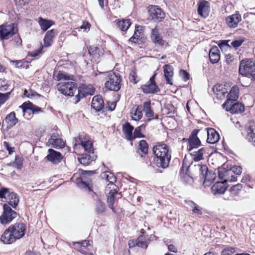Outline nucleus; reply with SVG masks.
<instances>
[{"instance_id":"1","label":"nucleus","mask_w":255,"mask_h":255,"mask_svg":"<svg viewBox=\"0 0 255 255\" xmlns=\"http://www.w3.org/2000/svg\"><path fill=\"white\" fill-rule=\"evenodd\" d=\"M152 151L156 165L162 168H167L171 160L168 145L163 143H157L153 147Z\"/></svg>"},{"instance_id":"2","label":"nucleus","mask_w":255,"mask_h":255,"mask_svg":"<svg viewBox=\"0 0 255 255\" xmlns=\"http://www.w3.org/2000/svg\"><path fill=\"white\" fill-rule=\"evenodd\" d=\"M104 75L106 76V88L111 91H119L121 88L120 76L112 72L104 73Z\"/></svg>"},{"instance_id":"3","label":"nucleus","mask_w":255,"mask_h":255,"mask_svg":"<svg viewBox=\"0 0 255 255\" xmlns=\"http://www.w3.org/2000/svg\"><path fill=\"white\" fill-rule=\"evenodd\" d=\"M194 168L199 171L200 178L204 180L203 185L205 186H210L215 180V174L212 172H209L207 166L198 164L194 166Z\"/></svg>"},{"instance_id":"4","label":"nucleus","mask_w":255,"mask_h":255,"mask_svg":"<svg viewBox=\"0 0 255 255\" xmlns=\"http://www.w3.org/2000/svg\"><path fill=\"white\" fill-rule=\"evenodd\" d=\"M239 73L246 76H252L255 80V62L250 60H243L240 65Z\"/></svg>"},{"instance_id":"5","label":"nucleus","mask_w":255,"mask_h":255,"mask_svg":"<svg viewBox=\"0 0 255 255\" xmlns=\"http://www.w3.org/2000/svg\"><path fill=\"white\" fill-rule=\"evenodd\" d=\"M18 32V28L14 23L0 25V40H7Z\"/></svg>"},{"instance_id":"6","label":"nucleus","mask_w":255,"mask_h":255,"mask_svg":"<svg viewBox=\"0 0 255 255\" xmlns=\"http://www.w3.org/2000/svg\"><path fill=\"white\" fill-rule=\"evenodd\" d=\"M57 87L63 95L72 96L77 90V84L72 81H63L57 84Z\"/></svg>"},{"instance_id":"7","label":"nucleus","mask_w":255,"mask_h":255,"mask_svg":"<svg viewBox=\"0 0 255 255\" xmlns=\"http://www.w3.org/2000/svg\"><path fill=\"white\" fill-rule=\"evenodd\" d=\"M93 171H82L81 177L77 181V184L78 186L82 189H87L91 191V184L92 182L91 176L94 174Z\"/></svg>"},{"instance_id":"8","label":"nucleus","mask_w":255,"mask_h":255,"mask_svg":"<svg viewBox=\"0 0 255 255\" xmlns=\"http://www.w3.org/2000/svg\"><path fill=\"white\" fill-rule=\"evenodd\" d=\"M81 145L87 153L94 152L92 141L86 135H80L75 138L74 147Z\"/></svg>"},{"instance_id":"9","label":"nucleus","mask_w":255,"mask_h":255,"mask_svg":"<svg viewBox=\"0 0 255 255\" xmlns=\"http://www.w3.org/2000/svg\"><path fill=\"white\" fill-rule=\"evenodd\" d=\"M3 207V211L0 216V221L2 224L5 225L9 223L16 218L17 213L6 204H4Z\"/></svg>"},{"instance_id":"10","label":"nucleus","mask_w":255,"mask_h":255,"mask_svg":"<svg viewBox=\"0 0 255 255\" xmlns=\"http://www.w3.org/2000/svg\"><path fill=\"white\" fill-rule=\"evenodd\" d=\"M0 198H5L8 204L13 208H15L19 202V199L16 194L10 192L7 188H2L0 189Z\"/></svg>"},{"instance_id":"11","label":"nucleus","mask_w":255,"mask_h":255,"mask_svg":"<svg viewBox=\"0 0 255 255\" xmlns=\"http://www.w3.org/2000/svg\"><path fill=\"white\" fill-rule=\"evenodd\" d=\"M199 131V129H194L189 138L187 139L188 141L187 149L189 151H192L201 145V141L197 136Z\"/></svg>"},{"instance_id":"12","label":"nucleus","mask_w":255,"mask_h":255,"mask_svg":"<svg viewBox=\"0 0 255 255\" xmlns=\"http://www.w3.org/2000/svg\"><path fill=\"white\" fill-rule=\"evenodd\" d=\"M150 17L156 22L161 21L164 18L165 14L162 9L157 6L152 5L148 10Z\"/></svg>"},{"instance_id":"13","label":"nucleus","mask_w":255,"mask_h":255,"mask_svg":"<svg viewBox=\"0 0 255 255\" xmlns=\"http://www.w3.org/2000/svg\"><path fill=\"white\" fill-rule=\"evenodd\" d=\"M156 75V73L154 74L150 78L149 84L142 86V89L144 93L146 94H153L159 91V89L155 82Z\"/></svg>"},{"instance_id":"14","label":"nucleus","mask_w":255,"mask_h":255,"mask_svg":"<svg viewBox=\"0 0 255 255\" xmlns=\"http://www.w3.org/2000/svg\"><path fill=\"white\" fill-rule=\"evenodd\" d=\"M10 231L16 238L19 239L22 238L25 234L26 226L23 223H16L9 227Z\"/></svg>"},{"instance_id":"15","label":"nucleus","mask_w":255,"mask_h":255,"mask_svg":"<svg viewBox=\"0 0 255 255\" xmlns=\"http://www.w3.org/2000/svg\"><path fill=\"white\" fill-rule=\"evenodd\" d=\"M239 93V88L237 86H234L231 89L229 93L227 94V97H228V99L226 102L222 105V107H225L229 104L232 105V104L236 101L238 98Z\"/></svg>"},{"instance_id":"16","label":"nucleus","mask_w":255,"mask_h":255,"mask_svg":"<svg viewBox=\"0 0 255 255\" xmlns=\"http://www.w3.org/2000/svg\"><path fill=\"white\" fill-rule=\"evenodd\" d=\"M109 192L107 197V204L109 207L114 211V204L116 203L118 198L121 197L120 193H118L117 188L109 189Z\"/></svg>"},{"instance_id":"17","label":"nucleus","mask_w":255,"mask_h":255,"mask_svg":"<svg viewBox=\"0 0 255 255\" xmlns=\"http://www.w3.org/2000/svg\"><path fill=\"white\" fill-rule=\"evenodd\" d=\"M95 88L91 85H83L81 90L78 89L79 93L76 96V102H78L81 97H84L85 95H92L95 93Z\"/></svg>"},{"instance_id":"18","label":"nucleus","mask_w":255,"mask_h":255,"mask_svg":"<svg viewBox=\"0 0 255 255\" xmlns=\"http://www.w3.org/2000/svg\"><path fill=\"white\" fill-rule=\"evenodd\" d=\"M97 158V155L94 152L83 153L78 157V160L81 164L84 166L89 165Z\"/></svg>"},{"instance_id":"19","label":"nucleus","mask_w":255,"mask_h":255,"mask_svg":"<svg viewBox=\"0 0 255 255\" xmlns=\"http://www.w3.org/2000/svg\"><path fill=\"white\" fill-rule=\"evenodd\" d=\"M241 20V15L239 13L237 12L227 17L226 18V23L230 28H235L237 27L238 23Z\"/></svg>"},{"instance_id":"20","label":"nucleus","mask_w":255,"mask_h":255,"mask_svg":"<svg viewBox=\"0 0 255 255\" xmlns=\"http://www.w3.org/2000/svg\"><path fill=\"white\" fill-rule=\"evenodd\" d=\"M198 14L204 18L207 17L210 12V3L206 0H202L198 3Z\"/></svg>"},{"instance_id":"21","label":"nucleus","mask_w":255,"mask_h":255,"mask_svg":"<svg viewBox=\"0 0 255 255\" xmlns=\"http://www.w3.org/2000/svg\"><path fill=\"white\" fill-rule=\"evenodd\" d=\"M227 188L225 180L216 182L212 187V192L214 194H222L225 193Z\"/></svg>"},{"instance_id":"22","label":"nucleus","mask_w":255,"mask_h":255,"mask_svg":"<svg viewBox=\"0 0 255 255\" xmlns=\"http://www.w3.org/2000/svg\"><path fill=\"white\" fill-rule=\"evenodd\" d=\"M101 177L109 182L106 187L107 191L109 190V189L118 188L117 186L114 184L116 181V177L113 173L110 172H104L101 174Z\"/></svg>"},{"instance_id":"23","label":"nucleus","mask_w":255,"mask_h":255,"mask_svg":"<svg viewBox=\"0 0 255 255\" xmlns=\"http://www.w3.org/2000/svg\"><path fill=\"white\" fill-rule=\"evenodd\" d=\"M246 138L251 142H255V123L250 122L246 128Z\"/></svg>"},{"instance_id":"24","label":"nucleus","mask_w":255,"mask_h":255,"mask_svg":"<svg viewBox=\"0 0 255 255\" xmlns=\"http://www.w3.org/2000/svg\"><path fill=\"white\" fill-rule=\"evenodd\" d=\"M0 240L4 244H10L14 242L17 239L8 228L5 230L1 235Z\"/></svg>"},{"instance_id":"25","label":"nucleus","mask_w":255,"mask_h":255,"mask_svg":"<svg viewBox=\"0 0 255 255\" xmlns=\"http://www.w3.org/2000/svg\"><path fill=\"white\" fill-rule=\"evenodd\" d=\"M227 111H230L233 114L240 113L244 111L245 108L244 105L240 103H232V105L229 104L225 107H223Z\"/></svg>"},{"instance_id":"26","label":"nucleus","mask_w":255,"mask_h":255,"mask_svg":"<svg viewBox=\"0 0 255 255\" xmlns=\"http://www.w3.org/2000/svg\"><path fill=\"white\" fill-rule=\"evenodd\" d=\"M48 143L53 147L61 148L64 147L65 142L62 138L58 137V136L53 133L48 139Z\"/></svg>"},{"instance_id":"27","label":"nucleus","mask_w":255,"mask_h":255,"mask_svg":"<svg viewBox=\"0 0 255 255\" xmlns=\"http://www.w3.org/2000/svg\"><path fill=\"white\" fill-rule=\"evenodd\" d=\"M207 139L208 143L214 144L218 142L220 139L218 132L213 128H207Z\"/></svg>"},{"instance_id":"28","label":"nucleus","mask_w":255,"mask_h":255,"mask_svg":"<svg viewBox=\"0 0 255 255\" xmlns=\"http://www.w3.org/2000/svg\"><path fill=\"white\" fill-rule=\"evenodd\" d=\"M164 75L167 83L173 85V68L172 66L166 64L163 66Z\"/></svg>"},{"instance_id":"29","label":"nucleus","mask_w":255,"mask_h":255,"mask_svg":"<svg viewBox=\"0 0 255 255\" xmlns=\"http://www.w3.org/2000/svg\"><path fill=\"white\" fill-rule=\"evenodd\" d=\"M104 106V103L101 96L96 95L93 98L91 103V107L96 111H101Z\"/></svg>"},{"instance_id":"30","label":"nucleus","mask_w":255,"mask_h":255,"mask_svg":"<svg viewBox=\"0 0 255 255\" xmlns=\"http://www.w3.org/2000/svg\"><path fill=\"white\" fill-rule=\"evenodd\" d=\"M46 157L48 160L54 163H57L60 162L62 158L61 153L55 151L53 149H49L48 150V154Z\"/></svg>"},{"instance_id":"31","label":"nucleus","mask_w":255,"mask_h":255,"mask_svg":"<svg viewBox=\"0 0 255 255\" xmlns=\"http://www.w3.org/2000/svg\"><path fill=\"white\" fill-rule=\"evenodd\" d=\"M151 39L155 44H158L160 46H162L164 43V40L161 37L159 32V29L157 27H155L152 29Z\"/></svg>"},{"instance_id":"32","label":"nucleus","mask_w":255,"mask_h":255,"mask_svg":"<svg viewBox=\"0 0 255 255\" xmlns=\"http://www.w3.org/2000/svg\"><path fill=\"white\" fill-rule=\"evenodd\" d=\"M150 105V101H148L144 102L142 105V109L145 113V116L149 121L154 119V114L151 109Z\"/></svg>"},{"instance_id":"33","label":"nucleus","mask_w":255,"mask_h":255,"mask_svg":"<svg viewBox=\"0 0 255 255\" xmlns=\"http://www.w3.org/2000/svg\"><path fill=\"white\" fill-rule=\"evenodd\" d=\"M209 58L210 62L217 63L220 59V51L217 46H213L209 51Z\"/></svg>"},{"instance_id":"34","label":"nucleus","mask_w":255,"mask_h":255,"mask_svg":"<svg viewBox=\"0 0 255 255\" xmlns=\"http://www.w3.org/2000/svg\"><path fill=\"white\" fill-rule=\"evenodd\" d=\"M133 129V127L128 122L123 125V132L128 140H132L133 139L132 133Z\"/></svg>"},{"instance_id":"35","label":"nucleus","mask_w":255,"mask_h":255,"mask_svg":"<svg viewBox=\"0 0 255 255\" xmlns=\"http://www.w3.org/2000/svg\"><path fill=\"white\" fill-rule=\"evenodd\" d=\"M142 106L138 105L135 109L132 108L130 114L132 120L139 121L142 117Z\"/></svg>"},{"instance_id":"36","label":"nucleus","mask_w":255,"mask_h":255,"mask_svg":"<svg viewBox=\"0 0 255 255\" xmlns=\"http://www.w3.org/2000/svg\"><path fill=\"white\" fill-rule=\"evenodd\" d=\"M57 34L56 31L53 29L48 31L44 38V45L45 47L50 46L53 42V38Z\"/></svg>"},{"instance_id":"37","label":"nucleus","mask_w":255,"mask_h":255,"mask_svg":"<svg viewBox=\"0 0 255 255\" xmlns=\"http://www.w3.org/2000/svg\"><path fill=\"white\" fill-rule=\"evenodd\" d=\"M149 240L147 235L139 236L135 241L136 245L138 247L146 249L149 244Z\"/></svg>"},{"instance_id":"38","label":"nucleus","mask_w":255,"mask_h":255,"mask_svg":"<svg viewBox=\"0 0 255 255\" xmlns=\"http://www.w3.org/2000/svg\"><path fill=\"white\" fill-rule=\"evenodd\" d=\"M206 148L202 147L197 151L193 150L190 152L191 155L193 157V159L195 161H198L203 159L204 154L205 153Z\"/></svg>"},{"instance_id":"39","label":"nucleus","mask_w":255,"mask_h":255,"mask_svg":"<svg viewBox=\"0 0 255 255\" xmlns=\"http://www.w3.org/2000/svg\"><path fill=\"white\" fill-rule=\"evenodd\" d=\"M6 124L10 127L15 126L18 122V120L15 117V114L14 112H11L7 115L5 118Z\"/></svg>"},{"instance_id":"40","label":"nucleus","mask_w":255,"mask_h":255,"mask_svg":"<svg viewBox=\"0 0 255 255\" xmlns=\"http://www.w3.org/2000/svg\"><path fill=\"white\" fill-rule=\"evenodd\" d=\"M19 108L22 110L23 117L26 120L30 119L33 114L31 108L28 107L25 103L19 106Z\"/></svg>"},{"instance_id":"41","label":"nucleus","mask_w":255,"mask_h":255,"mask_svg":"<svg viewBox=\"0 0 255 255\" xmlns=\"http://www.w3.org/2000/svg\"><path fill=\"white\" fill-rule=\"evenodd\" d=\"M38 23L41 29L43 31H46L54 24V22L50 20H47L42 17H39Z\"/></svg>"},{"instance_id":"42","label":"nucleus","mask_w":255,"mask_h":255,"mask_svg":"<svg viewBox=\"0 0 255 255\" xmlns=\"http://www.w3.org/2000/svg\"><path fill=\"white\" fill-rule=\"evenodd\" d=\"M189 167L187 166L185 168L184 166V164L181 169L180 175L181 178L183 180L186 182H190L192 181V178L191 176H190L188 174H187L189 170Z\"/></svg>"},{"instance_id":"43","label":"nucleus","mask_w":255,"mask_h":255,"mask_svg":"<svg viewBox=\"0 0 255 255\" xmlns=\"http://www.w3.org/2000/svg\"><path fill=\"white\" fill-rule=\"evenodd\" d=\"M74 78V76L64 72H59L56 76V80L57 81L64 80L66 81L67 80H73Z\"/></svg>"},{"instance_id":"44","label":"nucleus","mask_w":255,"mask_h":255,"mask_svg":"<svg viewBox=\"0 0 255 255\" xmlns=\"http://www.w3.org/2000/svg\"><path fill=\"white\" fill-rule=\"evenodd\" d=\"M117 24L121 30L126 31L130 26V22L129 19H123L119 21Z\"/></svg>"},{"instance_id":"45","label":"nucleus","mask_w":255,"mask_h":255,"mask_svg":"<svg viewBox=\"0 0 255 255\" xmlns=\"http://www.w3.org/2000/svg\"><path fill=\"white\" fill-rule=\"evenodd\" d=\"M242 172V168L240 166H234L230 170L225 171V175H229L230 173H234L235 175H240Z\"/></svg>"},{"instance_id":"46","label":"nucleus","mask_w":255,"mask_h":255,"mask_svg":"<svg viewBox=\"0 0 255 255\" xmlns=\"http://www.w3.org/2000/svg\"><path fill=\"white\" fill-rule=\"evenodd\" d=\"M89 53L90 55L96 57L100 55L101 49L96 46H90L88 48Z\"/></svg>"},{"instance_id":"47","label":"nucleus","mask_w":255,"mask_h":255,"mask_svg":"<svg viewBox=\"0 0 255 255\" xmlns=\"http://www.w3.org/2000/svg\"><path fill=\"white\" fill-rule=\"evenodd\" d=\"M139 150L143 154H145L148 152V145L144 140H141L139 142Z\"/></svg>"},{"instance_id":"48","label":"nucleus","mask_w":255,"mask_h":255,"mask_svg":"<svg viewBox=\"0 0 255 255\" xmlns=\"http://www.w3.org/2000/svg\"><path fill=\"white\" fill-rule=\"evenodd\" d=\"M106 207L104 203L100 200H98L96 204V210L98 213H103L105 211Z\"/></svg>"},{"instance_id":"49","label":"nucleus","mask_w":255,"mask_h":255,"mask_svg":"<svg viewBox=\"0 0 255 255\" xmlns=\"http://www.w3.org/2000/svg\"><path fill=\"white\" fill-rule=\"evenodd\" d=\"M12 165L18 169H20L22 166V160L21 158L18 156H16L15 160L12 163Z\"/></svg>"},{"instance_id":"50","label":"nucleus","mask_w":255,"mask_h":255,"mask_svg":"<svg viewBox=\"0 0 255 255\" xmlns=\"http://www.w3.org/2000/svg\"><path fill=\"white\" fill-rule=\"evenodd\" d=\"M235 252V248L233 247H226L221 252V255H231Z\"/></svg>"},{"instance_id":"51","label":"nucleus","mask_w":255,"mask_h":255,"mask_svg":"<svg viewBox=\"0 0 255 255\" xmlns=\"http://www.w3.org/2000/svg\"><path fill=\"white\" fill-rule=\"evenodd\" d=\"M9 95V92L4 94L0 93V107L8 100Z\"/></svg>"},{"instance_id":"52","label":"nucleus","mask_w":255,"mask_h":255,"mask_svg":"<svg viewBox=\"0 0 255 255\" xmlns=\"http://www.w3.org/2000/svg\"><path fill=\"white\" fill-rule=\"evenodd\" d=\"M137 78V76L136 72L134 70H132L129 76V81L134 84H136L138 81Z\"/></svg>"},{"instance_id":"53","label":"nucleus","mask_w":255,"mask_h":255,"mask_svg":"<svg viewBox=\"0 0 255 255\" xmlns=\"http://www.w3.org/2000/svg\"><path fill=\"white\" fill-rule=\"evenodd\" d=\"M227 93L228 91L226 90V89H224L223 91H221V92L216 93L215 94L216 95V97L217 99L220 100H223L225 97H227Z\"/></svg>"},{"instance_id":"54","label":"nucleus","mask_w":255,"mask_h":255,"mask_svg":"<svg viewBox=\"0 0 255 255\" xmlns=\"http://www.w3.org/2000/svg\"><path fill=\"white\" fill-rule=\"evenodd\" d=\"M72 245L73 246H74V248L76 250H78L81 253H82V254L86 253V251L84 250H83L82 248L81 242H73Z\"/></svg>"},{"instance_id":"55","label":"nucleus","mask_w":255,"mask_h":255,"mask_svg":"<svg viewBox=\"0 0 255 255\" xmlns=\"http://www.w3.org/2000/svg\"><path fill=\"white\" fill-rule=\"evenodd\" d=\"M233 173H230L229 175H225V172H224V176L225 177V180L230 181V182H235L237 180V175H233Z\"/></svg>"},{"instance_id":"56","label":"nucleus","mask_w":255,"mask_h":255,"mask_svg":"<svg viewBox=\"0 0 255 255\" xmlns=\"http://www.w3.org/2000/svg\"><path fill=\"white\" fill-rule=\"evenodd\" d=\"M133 139L135 137H142V134L141 132V127H137L133 133Z\"/></svg>"},{"instance_id":"57","label":"nucleus","mask_w":255,"mask_h":255,"mask_svg":"<svg viewBox=\"0 0 255 255\" xmlns=\"http://www.w3.org/2000/svg\"><path fill=\"white\" fill-rule=\"evenodd\" d=\"M8 87L7 81L5 79H0V89L5 90Z\"/></svg>"},{"instance_id":"58","label":"nucleus","mask_w":255,"mask_h":255,"mask_svg":"<svg viewBox=\"0 0 255 255\" xmlns=\"http://www.w3.org/2000/svg\"><path fill=\"white\" fill-rule=\"evenodd\" d=\"M226 89L224 87V86L222 84H217L214 86L213 88V92L214 94L216 93L221 92L223 90Z\"/></svg>"},{"instance_id":"59","label":"nucleus","mask_w":255,"mask_h":255,"mask_svg":"<svg viewBox=\"0 0 255 255\" xmlns=\"http://www.w3.org/2000/svg\"><path fill=\"white\" fill-rule=\"evenodd\" d=\"M3 144L6 150H8L9 154H11L13 153L14 148V147L10 146L8 142L4 141Z\"/></svg>"},{"instance_id":"60","label":"nucleus","mask_w":255,"mask_h":255,"mask_svg":"<svg viewBox=\"0 0 255 255\" xmlns=\"http://www.w3.org/2000/svg\"><path fill=\"white\" fill-rule=\"evenodd\" d=\"M244 40L243 39H240L238 40H236L234 41H233L231 44L234 47V48H237L239 46H240L243 43Z\"/></svg>"},{"instance_id":"61","label":"nucleus","mask_w":255,"mask_h":255,"mask_svg":"<svg viewBox=\"0 0 255 255\" xmlns=\"http://www.w3.org/2000/svg\"><path fill=\"white\" fill-rule=\"evenodd\" d=\"M91 24L87 21H83V24L80 27V29H84V31H89L90 30Z\"/></svg>"},{"instance_id":"62","label":"nucleus","mask_w":255,"mask_h":255,"mask_svg":"<svg viewBox=\"0 0 255 255\" xmlns=\"http://www.w3.org/2000/svg\"><path fill=\"white\" fill-rule=\"evenodd\" d=\"M10 63H14L16 68H22L24 67L23 64L24 62L22 60L11 61Z\"/></svg>"},{"instance_id":"63","label":"nucleus","mask_w":255,"mask_h":255,"mask_svg":"<svg viewBox=\"0 0 255 255\" xmlns=\"http://www.w3.org/2000/svg\"><path fill=\"white\" fill-rule=\"evenodd\" d=\"M193 213L197 216H201L202 214V208L199 206H197L192 211Z\"/></svg>"},{"instance_id":"64","label":"nucleus","mask_w":255,"mask_h":255,"mask_svg":"<svg viewBox=\"0 0 255 255\" xmlns=\"http://www.w3.org/2000/svg\"><path fill=\"white\" fill-rule=\"evenodd\" d=\"M180 75L183 77L184 81H187L189 79V75L185 70H182L180 71Z\"/></svg>"}]
</instances>
